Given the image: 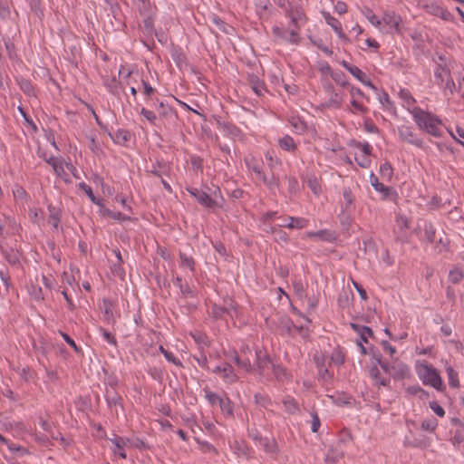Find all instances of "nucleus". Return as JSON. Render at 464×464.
<instances>
[{
	"label": "nucleus",
	"mask_w": 464,
	"mask_h": 464,
	"mask_svg": "<svg viewBox=\"0 0 464 464\" xmlns=\"http://www.w3.org/2000/svg\"><path fill=\"white\" fill-rule=\"evenodd\" d=\"M380 174L382 179L390 180L393 176V168L389 161H385L380 166Z\"/></svg>",
	"instance_id": "obj_36"
},
{
	"label": "nucleus",
	"mask_w": 464,
	"mask_h": 464,
	"mask_svg": "<svg viewBox=\"0 0 464 464\" xmlns=\"http://www.w3.org/2000/svg\"><path fill=\"white\" fill-rule=\"evenodd\" d=\"M363 14L364 16L367 18V20L372 24L374 25L375 27H380L381 24H382V20H380L372 12V10H371L370 8H365V10H363Z\"/></svg>",
	"instance_id": "obj_45"
},
{
	"label": "nucleus",
	"mask_w": 464,
	"mask_h": 464,
	"mask_svg": "<svg viewBox=\"0 0 464 464\" xmlns=\"http://www.w3.org/2000/svg\"><path fill=\"white\" fill-rule=\"evenodd\" d=\"M187 191L196 198L198 203L202 207L214 210L217 208H221V205L215 199H213L210 195L207 192L200 190L196 188H187Z\"/></svg>",
	"instance_id": "obj_4"
},
{
	"label": "nucleus",
	"mask_w": 464,
	"mask_h": 464,
	"mask_svg": "<svg viewBox=\"0 0 464 464\" xmlns=\"http://www.w3.org/2000/svg\"><path fill=\"white\" fill-rule=\"evenodd\" d=\"M78 187L80 189L83 190L86 193V195L93 204L97 206L102 205V199L95 197L92 188L89 185H87L85 182H80L78 184Z\"/></svg>",
	"instance_id": "obj_33"
},
{
	"label": "nucleus",
	"mask_w": 464,
	"mask_h": 464,
	"mask_svg": "<svg viewBox=\"0 0 464 464\" xmlns=\"http://www.w3.org/2000/svg\"><path fill=\"white\" fill-rule=\"evenodd\" d=\"M204 393L206 400L211 406H218L221 400L223 399L222 397L209 390H204Z\"/></svg>",
	"instance_id": "obj_42"
},
{
	"label": "nucleus",
	"mask_w": 464,
	"mask_h": 464,
	"mask_svg": "<svg viewBox=\"0 0 464 464\" xmlns=\"http://www.w3.org/2000/svg\"><path fill=\"white\" fill-rule=\"evenodd\" d=\"M263 183L270 191H275L280 186L279 177L272 173L270 177H263Z\"/></svg>",
	"instance_id": "obj_32"
},
{
	"label": "nucleus",
	"mask_w": 464,
	"mask_h": 464,
	"mask_svg": "<svg viewBox=\"0 0 464 464\" xmlns=\"http://www.w3.org/2000/svg\"><path fill=\"white\" fill-rule=\"evenodd\" d=\"M19 84H20V88H21V90H22L24 93H26V94L30 95V94L33 92L34 88H33V85H32V83H31V82H30V81H28V80H22V81L19 82Z\"/></svg>",
	"instance_id": "obj_62"
},
{
	"label": "nucleus",
	"mask_w": 464,
	"mask_h": 464,
	"mask_svg": "<svg viewBox=\"0 0 464 464\" xmlns=\"http://www.w3.org/2000/svg\"><path fill=\"white\" fill-rule=\"evenodd\" d=\"M382 22L389 27L388 33L401 34V17L394 11L387 10L384 12Z\"/></svg>",
	"instance_id": "obj_6"
},
{
	"label": "nucleus",
	"mask_w": 464,
	"mask_h": 464,
	"mask_svg": "<svg viewBox=\"0 0 464 464\" xmlns=\"http://www.w3.org/2000/svg\"><path fill=\"white\" fill-rule=\"evenodd\" d=\"M160 351L162 353L167 361L177 366H181L179 360H178L170 352L165 350L163 346H160Z\"/></svg>",
	"instance_id": "obj_54"
},
{
	"label": "nucleus",
	"mask_w": 464,
	"mask_h": 464,
	"mask_svg": "<svg viewBox=\"0 0 464 464\" xmlns=\"http://www.w3.org/2000/svg\"><path fill=\"white\" fill-rule=\"evenodd\" d=\"M111 140L120 145H124L130 139V132L124 129H119L115 133L109 132Z\"/></svg>",
	"instance_id": "obj_22"
},
{
	"label": "nucleus",
	"mask_w": 464,
	"mask_h": 464,
	"mask_svg": "<svg viewBox=\"0 0 464 464\" xmlns=\"http://www.w3.org/2000/svg\"><path fill=\"white\" fill-rule=\"evenodd\" d=\"M310 324V319L300 314L296 319V322L293 324V327L289 328V332L292 334H299L303 338H306L309 334Z\"/></svg>",
	"instance_id": "obj_12"
},
{
	"label": "nucleus",
	"mask_w": 464,
	"mask_h": 464,
	"mask_svg": "<svg viewBox=\"0 0 464 464\" xmlns=\"http://www.w3.org/2000/svg\"><path fill=\"white\" fill-rule=\"evenodd\" d=\"M121 264L122 263H119V262L113 264L111 266V271L115 276H117L122 279L125 275V272L121 266Z\"/></svg>",
	"instance_id": "obj_63"
},
{
	"label": "nucleus",
	"mask_w": 464,
	"mask_h": 464,
	"mask_svg": "<svg viewBox=\"0 0 464 464\" xmlns=\"http://www.w3.org/2000/svg\"><path fill=\"white\" fill-rule=\"evenodd\" d=\"M375 190L381 194V200L397 203L399 194L394 188L382 183Z\"/></svg>",
	"instance_id": "obj_15"
},
{
	"label": "nucleus",
	"mask_w": 464,
	"mask_h": 464,
	"mask_svg": "<svg viewBox=\"0 0 464 464\" xmlns=\"http://www.w3.org/2000/svg\"><path fill=\"white\" fill-rule=\"evenodd\" d=\"M1 252L10 266L15 268L22 267L20 253L17 250H14V248H10L9 250L1 248Z\"/></svg>",
	"instance_id": "obj_17"
},
{
	"label": "nucleus",
	"mask_w": 464,
	"mask_h": 464,
	"mask_svg": "<svg viewBox=\"0 0 464 464\" xmlns=\"http://www.w3.org/2000/svg\"><path fill=\"white\" fill-rule=\"evenodd\" d=\"M287 219L290 220L287 224H281L279 227H288V228H304L307 226L308 220L304 218H295V217H288Z\"/></svg>",
	"instance_id": "obj_26"
},
{
	"label": "nucleus",
	"mask_w": 464,
	"mask_h": 464,
	"mask_svg": "<svg viewBox=\"0 0 464 464\" xmlns=\"http://www.w3.org/2000/svg\"><path fill=\"white\" fill-rule=\"evenodd\" d=\"M154 20L151 15H147L143 20L142 30L147 34H152L154 32Z\"/></svg>",
	"instance_id": "obj_48"
},
{
	"label": "nucleus",
	"mask_w": 464,
	"mask_h": 464,
	"mask_svg": "<svg viewBox=\"0 0 464 464\" xmlns=\"http://www.w3.org/2000/svg\"><path fill=\"white\" fill-rule=\"evenodd\" d=\"M48 211H49V223H51L53 227L57 228L58 224L60 222V215L58 209L52 206H48Z\"/></svg>",
	"instance_id": "obj_38"
},
{
	"label": "nucleus",
	"mask_w": 464,
	"mask_h": 464,
	"mask_svg": "<svg viewBox=\"0 0 464 464\" xmlns=\"http://www.w3.org/2000/svg\"><path fill=\"white\" fill-rule=\"evenodd\" d=\"M140 113L150 122V124L154 126L157 125L158 118L154 111L142 107Z\"/></svg>",
	"instance_id": "obj_46"
},
{
	"label": "nucleus",
	"mask_w": 464,
	"mask_h": 464,
	"mask_svg": "<svg viewBox=\"0 0 464 464\" xmlns=\"http://www.w3.org/2000/svg\"><path fill=\"white\" fill-rule=\"evenodd\" d=\"M323 16L324 18L325 23L332 27V29L337 34L339 38L346 39V35L343 32L342 24L338 19H336L327 12H324Z\"/></svg>",
	"instance_id": "obj_18"
},
{
	"label": "nucleus",
	"mask_w": 464,
	"mask_h": 464,
	"mask_svg": "<svg viewBox=\"0 0 464 464\" xmlns=\"http://www.w3.org/2000/svg\"><path fill=\"white\" fill-rule=\"evenodd\" d=\"M280 7L285 11V16L290 18L292 26L301 27L307 21L305 13L303 7L294 2H287L286 4H280Z\"/></svg>",
	"instance_id": "obj_3"
},
{
	"label": "nucleus",
	"mask_w": 464,
	"mask_h": 464,
	"mask_svg": "<svg viewBox=\"0 0 464 464\" xmlns=\"http://www.w3.org/2000/svg\"><path fill=\"white\" fill-rule=\"evenodd\" d=\"M349 92H350V96L351 98H358V97H361L362 99H365L367 102L370 101V98L364 94V92L359 89V88H356L354 86H350L349 87Z\"/></svg>",
	"instance_id": "obj_56"
},
{
	"label": "nucleus",
	"mask_w": 464,
	"mask_h": 464,
	"mask_svg": "<svg viewBox=\"0 0 464 464\" xmlns=\"http://www.w3.org/2000/svg\"><path fill=\"white\" fill-rule=\"evenodd\" d=\"M288 191L291 194H295L299 190L298 180L295 177L288 178Z\"/></svg>",
	"instance_id": "obj_59"
},
{
	"label": "nucleus",
	"mask_w": 464,
	"mask_h": 464,
	"mask_svg": "<svg viewBox=\"0 0 464 464\" xmlns=\"http://www.w3.org/2000/svg\"><path fill=\"white\" fill-rule=\"evenodd\" d=\"M424 8L428 14L439 16L442 6L437 3L432 2L425 5Z\"/></svg>",
	"instance_id": "obj_52"
},
{
	"label": "nucleus",
	"mask_w": 464,
	"mask_h": 464,
	"mask_svg": "<svg viewBox=\"0 0 464 464\" xmlns=\"http://www.w3.org/2000/svg\"><path fill=\"white\" fill-rule=\"evenodd\" d=\"M410 112L420 130L436 138L442 136V121L437 115L420 107H414Z\"/></svg>",
	"instance_id": "obj_1"
},
{
	"label": "nucleus",
	"mask_w": 464,
	"mask_h": 464,
	"mask_svg": "<svg viewBox=\"0 0 464 464\" xmlns=\"http://www.w3.org/2000/svg\"><path fill=\"white\" fill-rule=\"evenodd\" d=\"M430 407L434 411V413L439 417L442 418L445 416L444 409L437 401H430Z\"/></svg>",
	"instance_id": "obj_61"
},
{
	"label": "nucleus",
	"mask_w": 464,
	"mask_h": 464,
	"mask_svg": "<svg viewBox=\"0 0 464 464\" xmlns=\"http://www.w3.org/2000/svg\"><path fill=\"white\" fill-rule=\"evenodd\" d=\"M273 373L276 376V378L279 381H283L285 378H286L287 373L284 367L280 365H273Z\"/></svg>",
	"instance_id": "obj_55"
},
{
	"label": "nucleus",
	"mask_w": 464,
	"mask_h": 464,
	"mask_svg": "<svg viewBox=\"0 0 464 464\" xmlns=\"http://www.w3.org/2000/svg\"><path fill=\"white\" fill-rule=\"evenodd\" d=\"M415 371L420 380L425 385H430L437 391H442L444 385L438 371L426 361L417 362Z\"/></svg>",
	"instance_id": "obj_2"
},
{
	"label": "nucleus",
	"mask_w": 464,
	"mask_h": 464,
	"mask_svg": "<svg viewBox=\"0 0 464 464\" xmlns=\"http://www.w3.org/2000/svg\"><path fill=\"white\" fill-rule=\"evenodd\" d=\"M438 426V422L434 418L425 419L421 422V429L433 432Z\"/></svg>",
	"instance_id": "obj_49"
},
{
	"label": "nucleus",
	"mask_w": 464,
	"mask_h": 464,
	"mask_svg": "<svg viewBox=\"0 0 464 464\" xmlns=\"http://www.w3.org/2000/svg\"><path fill=\"white\" fill-rule=\"evenodd\" d=\"M398 134L399 137L411 144L416 146L417 148L423 149L424 148V141L422 139H420L416 133H414L411 127L402 125L398 128Z\"/></svg>",
	"instance_id": "obj_7"
},
{
	"label": "nucleus",
	"mask_w": 464,
	"mask_h": 464,
	"mask_svg": "<svg viewBox=\"0 0 464 464\" xmlns=\"http://www.w3.org/2000/svg\"><path fill=\"white\" fill-rule=\"evenodd\" d=\"M331 77L337 84H340L343 87L349 88L351 86L346 80V75L341 71H335L334 73H332Z\"/></svg>",
	"instance_id": "obj_40"
},
{
	"label": "nucleus",
	"mask_w": 464,
	"mask_h": 464,
	"mask_svg": "<svg viewBox=\"0 0 464 464\" xmlns=\"http://www.w3.org/2000/svg\"><path fill=\"white\" fill-rule=\"evenodd\" d=\"M446 372L448 375L450 386L453 388L459 387V381L458 372L450 365L446 366Z\"/></svg>",
	"instance_id": "obj_34"
},
{
	"label": "nucleus",
	"mask_w": 464,
	"mask_h": 464,
	"mask_svg": "<svg viewBox=\"0 0 464 464\" xmlns=\"http://www.w3.org/2000/svg\"><path fill=\"white\" fill-rule=\"evenodd\" d=\"M155 109L160 118L166 120L169 123H176L178 120V113L171 106L165 104L163 102H159L158 99L154 102Z\"/></svg>",
	"instance_id": "obj_8"
},
{
	"label": "nucleus",
	"mask_w": 464,
	"mask_h": 464,
	"mask_svg": "<svg viewBox=\"0 0 464 464\" xmlns=\"http://www.w3.org/2000/svg\"><path fill=\"white\" fill-rule=\"evenodd\" d=\"M142 85L144 95L148 100L153 101V95L157 92V90L151 87V85L144 80H142Z\"/></svg>",
	"instance_id": "obj_53"
},
{
	"label": "nucleus",
	"mask_w": 464,
	"mask_h": 464,
	"mask_svg": "<svg viewBox=\"0 0 464 464\" xmlns=\"http://www.w3.org/2000/svg\"><path fill=\"white\" fill-rule=\"evenodd\" d=\"M351 113L353 114H366L369 111V109L361 103L358 99L352 98L351 100V108L348 109Z\"/></svg>",
	"instance_id": "obj_29"
},
{
	"label": "nucleus",
	"mask_w": 464,
	"mask_h": 464,
	"mask_svg": "<svg viewBox=\"0 0 464 464\" xmlns=\"http://www.w3.org/2000/svg\"><path fill=\"white\" fill-rule=\"evenodd\" d=\"M217 124L218 130H220L226 136L230 138H237L240 135V130L229 121L218 120Z\"/></svg>",
	"instance_id": "obj_16"
},
{
	"label": "nucleus",
	"mask_w": 464,
	"mask_h": 464,
	"mask_svg": "<svg viewBox=\"0 0 464 464\" xmlns=\"http://www.w3.org/2000/svg\"><path fill=\"white\" fill-rule=\"evenodd\" d=\"M252 355L251 351L248 348H244L240 351L239 354H236L235 362L239 368L246 372L252 371L253 366L249 356Z\"/></svg>",
	"instance_id": "obj_14"
},
{
	"label": "nucleus",
	"mask_w": 464,
	"mask_h": 464,
	"mask_svg": "<svg viewBox=\"0 0 464 464\" xmlns=\"http://www.w3.org/2000/svg\"><path fill=\"white\" fill-rule=\"evenodd\" d=\"M115 22L111 21V25L114 31L122 32L127 27L125 21L123 20L124 15L122 14L121 6L118 3H110V14Z\"/></svg>",
	"instance_id": "obj_9"
},
{
	"label": "nucleus",
	"mask_w": 464,
	"mask_h": 464,
	"mask_svg": "<svg viewBox=\"0 0 464 464\" xmlns=\"http://www.w3.org/2000/svg\"><path fill=\"white\" fill-rule=\"evenodd\" d=\"M179 267L181 269H188L191 273H195L197 263L192 255L179 251Z\"/></svg>",
	"instance_id": "obj_19"
},
{
	"label": "nucleus",
	"mask_w": 464,
	"mask_h": 464,
	"mask_svg": "<svg viewBox=\"0 0 464 464\" xmlns=\"http://www.w3.org/2000/svg\"><path fill=\"white\" fill-rule=\"evenodd\" d=\"M382 367L388 372H390L393 378H406L410 375V368L398 360L394 361L390 366L387 363H383Z\"/></svg>",
	"instance_id": "obj_10"
},
{
	"label": "nucleus",
	"mask_w": 464,
	"mask_h": 464,
	"mask_svg": "<svg viewBox=\"0 0 464 464\" xmlns=\"http://www.w3.org/2000/svg\"><path fill=\"white\" fill-rule=\"evenodd\" d=\"M308 188L314 193L319 194L321 192V186L314 176L309 177L306 180Z\"/></svg>",
	"instance_id": "obj_50"
},
{
	"label": "nucleus",
	"mask_w": 464,
	"mask_h": 464,
	"mask_svg": "<svg viewBox=\"0 0 464 464\" xmlns=\"http://www.w3.org/2000/svg\"><path fill=\"white\" fill-rule=\"evenodd\" d=\"M103 309L105 314V319L109 323H113L115 321V314H114V306L113 304L108 301H104L103 303Z\"/></svg>",
	"instance_id": "obj_41"
},
{
	"label": "nucleus",
	"mask_w": 464,
	"mask_h": 464,
	"mask_svg": "<svg viewBox=\"0 0 464 464\" xmlns=\"http://www.w3.org/2000/svg\"><path fill=\"white\" fill-rule=\"evenodd\" d=\"M100 332L102 333V335L103 339L107 343H109L111 344H113V345H116V343H116V339H115V337L111 333H109L108 331H106L103 328H101Z\"/></svg>",
	"instance_id": "obj_64"
},
{
	"label": "nucleus",
	"mask_w": 464,
	"mask_h": 464,
	"mask_svg": "<svg viewBox=\"0 0 464 464\" xmlns=\"http://www.w3.org/2000/svg\"><path fill=\"white\" fill-rule=\"evenodd\" d=\"M349 72L354 76L358 81H360L362 84L370 87L373 91H377V87L372 82L370 79L367 78V75L357 66L353 65L352 68H349Z\"/></svg>",
	"instance_id": "obj_20"
},
{
	"label": "nucleus",
	"mask_w": 464,
	"mask_h": 464,
	"mask_svg": "<svg viewBox=\"0 0 464 464\" xmlns=\"http://www.w3.org/2000/svg\"><path fill=\"white\" fill-rule=\"evenodd\" d=\"M218 407L225 415H231L233 413V406L231 401L225 397L221 400Z\"/></svg>",
	"instance_id": "obj_44"
},
{
	"label": "nucleus",
	"mask_w": 464,
	"mask_h": 464,
	"mask_svg": "<svg viewBox=\"0 0 464 464\" xmlns=\"http://www.w3.org/2000/svg\"><path fill=\"white\" fill-rule=\"evenodd\" d=\"M278 144L282 150L289 152H293L296 149L294 139L289 135H285L283 138L279 139Z\"/></svg>",
	"instance_id": "obj_28"
},
{
	"label": "nucleus",
	"mask_w": 464,
	"mask_h": 464,
	"mask_svg": "<svg viewBox=\"0 0 464 464\" xmlns=\"http://www.w3.org/2000/svg\"><path fill=\"white\" fill-rule=\"evenodd\" d=\"M424 235L426 239L430 243H433L435 240V235H436V228L431 223H425L424 226Z\"/></svg>",
	"instance_id": "obj_47"
},
{
	"label": "nucleus",
	"mask_w": 464,
	"mask_h": 464,
	"mask_svg": "<svg viewBox=\"0 0 464 464\" xmlns=\"http://www.w3.org/2000/svg\"><path fill=\"white\" fill-rule=\"evenodd\" d=\"M364 130L370 133H379V128L373 123L371 119H365L363 123Z\"/></svg>",
	"instance_id": "obj_58"
},
{
	"label": "nucleus",
	"mask_w": 464,
	"mask_h": 464,
	"mask_svg": "<svg viewBox=\"0 0 464 464\" xmlns=\"http://www.w3.org/2000/svg\"><path fill=\"white\" fill-rule=\"evenodd\" d=\"M301 27H295L289 30V32L284 30L279 26H274L272 28L273 35L281 41L288 42L294 44H298L300 42L299 31Z\"/></svg>",
	"instance_id": "obj_5"
},
{
	"label": "nucleus",
	"mask_w": 464,
	"mask_h": 464,
	"mask_svg": "<svg viewBox=\"0 0 464 464\" xmlns=\"http://www.w3.org/2000/svg\"><path fill=\"white\" fill-rule=\"evenodd\" d=\"M363 251L375 255L377 252L376 244L371 237L362 238Z\"/></svg>",
	"instance_id": "obj_39"
},
{
	"label": "nucleus",
	"mask_w": 464,
	"mask_h": 464,
	"mask_svg": "<svg viewBox=\"0 0 464 464\" xmlns=\"http://www.w3.org/2000/svg\"><path fill=\"white\" fill-rule=\"evenodd\" d=\"M110 440L113 445L112 451L114 455H118L121 459H126V450L130 449V440L115 436Z\"/></svg>",
	"instance_id": "obj_13"
},
{
	"label": "nucleus",
	"mask_w": 464,
	"mask_h": 464,
	"mask_svg": "<svg viewBox=\"0 0 464 464\" xmlns=\"http://www.w3.org/2000/svg\"><path fill=\"white\" fill-rule=\"evenodd\" d=\"M308 237H318L323 241L325 242H334L335 240L334 233L327 230V229H322L315 232H309L307 234Z\"/></svg>",
	"instance_id": "obj_24"
},
{
	"label": "nucleus",
	"mask_w": 464,
	"mask_h": 464,
	"mask_svg": "<svg viewBox=\"0 0 464 464\" xmlns=\"http://www.w3.org/2000/svg\"><path fill=\"white\" fill-rule=\"evenodd\" d=\"M105 86L107 87L108 91L114 96L120 95L121 91V83L119 81L116 80V78H112L111 80H108L105 83Z\"/></svg>",
	"instance_id": "obj_37"
},
{
	"label": "nucleus",
	"mask_w": 464,
	"mask_h": 464,
	"mask_svg": "<svg viewBox=\"0 0 464 464\" xmlns=\"http://www.w3.org/2000/svg\"><path fill=\"white\" fill-rule=\"evenodd\" d=\"M343 202L342 203V209L346 211H353L354 209V197L350 188H344L343 191Z\"/></svg>",
	"instance_id": "obj_23"
},
{
	"label": "nucleus",
	"mask_w": 464,
	"mask_h": 464,
	"mask_svg": "<svg viewBox=\"0 0 464 464\" xmlns=\"http://www.w3.org/2000/svg\"><path fill=\"white\" fill-rule=\"evenodd\" d=\"M450 71L445 66L438 65L434 70L435 83L442 86L446 79L450 77Z\"/></svg>",
	"instance_id": "obj_21"
},
{
	"label": "nucleus",
	"mask_w": 464,
	"mask_h": 464,
	"mask_svg": "<svg viewBox=\"0 0 464 464\" xmlns=\"http://www.w3.org/2000/svg\"><path fill=\"white\" fill-rule=\"evenodd\" d=\"M213 372L219 375L227 383H234L238 380V376L233 367L228 363H222L217 366Z\"/></svg>",
	"instance_id": "obj_11"
},
{
	"label": "nucleus",
	"mask_w": 464,
	"mask_h": 464,
	"mask_svg": "<svg viewBox=\"0 0 464 464\" xmlns=\"http://www.w3.org/2000/svg\"><path fill=\"white\" fill-rule=\"evenodd\" d=\"M370 375L376 385L386 386L390 382L389 378L381 375L379 369L376 367L371 369Z\"/></svg>",
	"instance_id": "obj_31"
},
{
	"label": "nucleus",
	"mask_w": 464,
	"mask_h": 464,
	"mask_svg": "<svg viewBox=\"0 0 464 464\" xmlns=\"http://www.w3.org/2000/svg\"><path fill=\"white\" fill-rule=\"evenodd\" d=\"M351 328L358 334L362 342L367 343L368 338L372 336V331L367 326L360 325L357 324H351Z\"/></svg>",
	"instance_id": "obj_25"
},
{
	"label": "nucleus",
	"mask_w": 464,
	"mask_h": 464,
	"mask_svg": "<svg viewBox=\"0 0 464 464\" xmlns=\"http://www.w3.org/2000/svg\"><path fill=\"white\" fill-rule=\"evenodd\" d=\"M352 212L342 209L339 214V220L343 229L348 230L352 224Z\"/></svg>",
	"instance_id": "obj_35"
},
{
	"label": "nucleus",
	"mask_w": 464,
	"mask_h": 464,
	"mask_svg": "<svg viewBox=\"0 0 464 464\" xmlns=\"http://www.w3.org/2000/svg\"><path fill=\"white\" fill-rule=\"evenodd\" d=\"M256 366L261 372H264L268 368L270 362L266 353H263L262 351H256Z\"/></svg>",
	"instance_id": "obj_30"
},
{
	"label": "nucleus",
	"mask_w": 464,
	"mask_h": 464,
	"mask_svg": "<svg viewBox=\"0 0 464 464\" xmlns=\"http://www.w3.org/2000/svg\"><path fill=\"white\" fill-rule=\"evenodd\" d=\"M283 404L285 408V410L289 413H295L298 411V405L297 402L294 398L291 397H285L283 401Z\"/></svg>",
	"instance_id": "obj_43"
},
{
	"label": "nucleus",
	"mask_w": 464,
	"mask_h": 464,
	"mask_svg": "<svg viewBox=\"0 0 464 464\" xmlns=\"http://www.w3.org/2000/svg\"><path fill=\"white\" fill-rule=\"evenodd\" d=\"M249 82L255 93L257 96H262L264 91L266 90L264 82H262L256 75H250Z\"/></svg>",
	"instance_id": "obj_27"
},
{
	"label": "nucleus",
	"mask_w": 464,
	"mask_h": 464,
	"mask_svg": "<svg viewBox=\"0 0 464 464\" xmlns=\"http://www.w3.org/2000/svg\"><path fill=\"white\" fill-rule=\"evenodd\" d=\"M343 98L342 96L336 92L335 91H333L331 92V96L328 102V106H334L335 108H340L342 105Z\"/></svg>",
	"instance_id": "obj_51"
},
{
	"label": "nucleus",
	"mask_w": 464,
	"mask_h": 464,
	"mask_svg": "<svg viewBox=\"0 0 464 464\" xmlns=\"http://www.w3.org/2000/svg\"><path fill=\"white\" fill-rule=\"evenodd\" d=\"M444 83H445V86H444V93H445V95H447L448 92L450 94H453L454 92L458 90V88L456 87V84H455L453 79L451 78V76L449 77L448 79H446Z\"/></svg>",
	"instance_id": "obj_57"
},
{
	"label": "nucleus",
	"mask_w": 464,
	"mask_h": 464,
	"mask_svg": "<svg viewBox=\"0 0 464 464\" xmlns=\"http://www.w3.org/2000/svg\"><path fill=\"white\" fill-rule=\"evenodd\" d=\"M400 98L407 102L408 105H411L415 102L414 98L408 90H401L399 93Z\"/></svg>",
	"instance_id": "obj_60"
}]
</instances>
